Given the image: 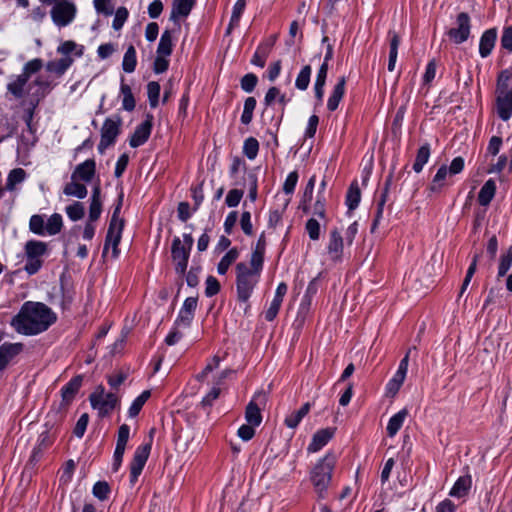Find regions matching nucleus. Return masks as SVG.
I'll return each instance as SVG.
<instances>
[{
    "instance_id": "09e8293b",
    "label": "nucleus",
    "mask_w": 512,
    "mask_h": 512,
    "mask_svg": "<svg viewBox=\"0 0 512 512\" xmlns=\"http://www.w3.org/2000/svg\"><path fill=\"white\" fill-rule=\"evenodd\" d=\"M29 229L32 233L44 236L46 234V225L42 215H33L29 221Z\"/></svg>"
},
{
    "instance_id": "7c9ffc66",
    "label": "nucleus",
    "mask_w": 512,
    "mask_h": 512,
    "mask_svg": "<svg viewBox=\"0 0 512 512\" xmlns=\"http://www.w3.org/2000/svg\"><path fill=\"white\" fill-rule=\"evenodd\" d=\"M84 46L77 44L72 40L64 41L57 47V53L63 55V57H81L84 54Z\"/></svg>"
},
{
    "instance_id": "e433bc0d",
    "label": "nucleus",
    "mask_w": 512,
    "mask_h": 512,
    "mask_svg": "<svg viewBox=\"0 0 512 512\" xmlns=\"http://www.w3.org/2000/svg\"><path fill=\"white\" fill-rule=\"evenodd\" d=\"M173 51V38L170 30H165L161 37L157 47V54L170 56Z\"/></svg>"
},
{
    "instance_id": "774afa93",
    "label": "nucleus",
    "mask_w": 512,
    "mask_h": 512,
    "mask_svg": "<svg viewBox=\"0 0 512 512\" xmlns=\"http://www.w3.org/2000/svg\"><path fill=\"white\" fill-rule=\"evenodd\" d=\"M128 15V10L125 7H119L115 12V17L112 23L113 28L115 30H120L127 20Z\"/></svg>"
},
{
    "instance_id": "13d9d810",
    "label": "nucleus",
    "mask_w": 512,
    "mask_h": 512,
    "mask_svg": "<svg viewBox=\"0 0 512 512\" xmlns=\"http://www.w3.org/2000/svg\"><path fill=\"white\" fill-rule=\"evenodd\" d=\"M194 314H192L189 311H185L182 308L180 309L175 321L174 326L175 327H183V328H189L192 324V321L194 319Z\"/></svg>"
},
{
    "instance_id": "603ef678",
    "label": "nucleus",
    "mask_w": 512,
    "mask_h": 512,
    "mask_svg": "<svg viewBox=\"0 0 512 512\" xmlns=\"http://www.w3.org/2000/svg\"><path fill=\"white\" fill-rule=\"evenodd\" d=\"M110 492L111 488L106 481H97L92 488L93 496L99 499L100 501L107 500Z\"/></svg>"
},
{
    "instance_id": "0eeeda50",
    "label": "nucleus",
    "mask_w": 512,
    "mask_h": 512,
    "mask_svg": "<svg viewBox=\"0 0 512 512\" xmlns=\"http://www.w3.org/2000/svg\"><path fill=\"white\" fill-rule=\"evenodd\" d=\"M43 68V61L40 58H34L28 61L22 69V73L15 76L7 84V91L11 93L16 99H21L25 96V88L28 84L30 77L38 73Z\"/></svg>"
},
{
    "instance_id": "c756f323",
    "label": "nucleus",
    "mask_w": 512,
    "mask_h": 512,
    "mask_svg": "<svg viewBox=\"0 0 512 512\" xmlns=\"http://www.w3.org/2000/svg\"><path fill=\"white\" fill-rule=\"evenodd\" d=\"M311 405L309 402L304 403L299 410L293 411L285 417L284 424L291 429H295L302 419L309 413Z\"/></svg>"
},
{
    "instance_id": "39448f33",
    "label": "nucleus",
    "mask_w": 512,
    "mask_h": 512,
    "mask_svg": "<svg viewBox=\"0 0 512 512\" xmlns=\"http://www.w3.org/2000/svg\"><path fill=\"white\" fill-rule=\"evenodd\" d=\"M235 271L237 300L242 303H247L261 275L248 270V266L245 262L237 263Z\"/></svg>"
},
{
    "instance_id": "37998d69",
    "label": "nucleus",
    "mask_w": 512,
    "mask_h": 512,
    "mask_svg": "<svg viewBox=\"0 0 512 512\" xmlns=\"http://www.w3.org/2000/svg\"><path fill=\"white\" fill-rule=\"evenodd\" d=\"M150 395V391L145 390L133 400L132 404L128 409L129 417H136L140 413L141 409L143 408L146 401L149 399Z\"/></svg>"
},
{
    "instance_id": "9d476101",
    "label": "nucleus",
    "mask_w": 512,
    "mask_h": 512,
    "mask_svg": "<svg viewBox=\"0 0 512 512\" xmlns=\"http://www.w3.org/2000/svg\"><path fill=\"white\" fill-rule=\"evenodd\" d=\"M77 7L71 0H62L52 5L50 16L53 23L59 27L70 25L76 18Z\"/></svg>"
},
{
    "instance_id": "0e129e2a",
    "label": "nucleus",
    "mask_w": 512,
    "mask_h": 512,
    "mask_svg": "<svg viewBox=\"0 0 512 512\" xmlns=\"http://www.w3.org/2000/svg\"><path fill=\"white\" fill-rule=\"evenodd\" d=\"M257 83L258 77L253 73L245 74L240 81L241 88L247 93L253 92Z\"/></svg>"
},
{
    "instance_id": "cd10ccee",
    "label": "nucleus",
    "mask_w": 512,
    "mask_h": 512,
    "mask_svg": "<svg viewBox=\"0 0 512 512\" xmlns=\"http://www.w3.org/2000/svg\"><path fill=\"white\" fill-rule=\"evenodd\" d=\"M407 416L408 410L403 408L389 419L386 427L387 435L389 437H394L398 433Z\"/></svg>"
},
{
    "instance_id": "473e14b6",
    "label": "nucleus",
    "mask_w": 512,
    "mask_h": 512,
    "mask_svg": "<svg viewBox=\"0 0 512 512\" xmlns=\"http://www.w3.org/2000/svg\"><path fill=\"white\" fill-rule=\"evenodd\" d=\"M120 94L122 96V108L125 111L131 112L135 109L136 101L132 93L131 87L124 83V78L121 80Z\"/></svg>"
},
{
    "instance_id": "f3484780",
    "label": "nucleus",
    "mask_w": 512,
    "mask_h": 512,
    "mask_svg": "<svg viewBox=\"0 0 512 512\" xmlns=\"http://www.w3.org/2000/svg\"><path fill=\"white\" fill-rule=\"evenodd\" d=\"M152 126L153 116L151 114H147L146 119L135 128L134 133L130 137L129 145L132 148H137L146 143L150 137Z\"/></svg>"
},
{
    "instance_id": "ea45409f",
    "label": "nucleus",
    "mask_w": 512,
    "mask_h": 512,
    "mask_svg": "<svg viewBox=\"0 0 512 512\" xmlns=\"http://www.w3.org/2000/svg\"><path fill=\"white\" fill-rule=\"evenodd\" d=\"M65 213L71 221H79L85 215V206L82 202L74 201L65 207Z\"/></svg>"
},
{
    "instance_id": "7ed1b4c3",
    "label": "nucleus",
    "mask_w": 512,
    "mask_h": 512,
    "mask_svg": "<svg viewBox=\"0 0 512 512\" xmlns=\"http://www.w3.org/2000/svg\"><path fill=\"white\" fill-rule=\"evenodd\" d=\"M123 196L124 194H118V200L114 207L105 237L103 256H105V254L108 252L110 246L112 247V256L114 258H117L120 254L119 244L122 238V232L125 224L124 219L119 218L123 204Z\"/></svg>"
},
{
    "instance_id": "423d86ee",
    "label": "nucleus",
    "mask_w": 512,
    "mask_h": 512,
    "mask_svg": "<svg viewBox=\"0 0 512 512\" xmlns=\"http://www.w3.org/2000/svg\"><path fill=\"white\" fill-rule=\"evenodd\" d=\"M26 263L25 272L32 276L37 274L43 266V257L49 253L48 244L40 240H28L24 246Z\"/></svg>"
},
{
    "instance_id": "72a5a7b5",
    "label": "nucleus",
    "mask_w": 512,
    "mask_h": 512,
    "mask_svg": "<svg viewBox=\"0 0 512 512\" xmlns=\"http://www.w3.org/2000/svg\"><path fill=\"white\" fill-rule=\"evenodd\" d=\"M276 99L282 105V113H281V117H282L284 114L285 106L289 100L286 98L285 94H282L280 92L279 88L273 86V87L269 88L268 91L266 92V95L264 97V104L267 107L271 106Z\"/></svg>"
},
{
    "instance_id": "3c124183",
    "label": "nucleus",
    "mask_w": 512,
    "mask_h": 512,
    "mask_svg": "<svg viewBox=\"0 0 512 512\" xmlns=\"http://www.w3.org/2000/svg\"><path fill=\"white\" fill-rule=\"evenodd\" d=\"M448 167L446 165H442L438 171L436 172L434 178H433V188L434 189H441L443 188L448 179L451 178Z\"/></svg>"
},
{
    "instance_id": "a18cd8bd",
    "label": "nucleus",
    "mask_w": 512,
    "mask_h": 512,
    "mask_svg": "<svg viewBox=\"0 0 512 512\" xmlns=\"http://www.w3.org/2000/svg\"><path fill=\"white\" fill-rule=\"evenodd\" d=\"M256 99L254 97L246 98L244 102L243 112L241 115V123L244 125H249L253 119V113L256 108Z\"/></svg>"
},
{
    "instance_id": "4c0bfd02",
    "label": "nucleus",
    "mask_w": 512,
    "mask_h": 512,
    "mask_svg": "<svg viewBox=\"0 0 512 512\" xmlns=\"http://www.w3.org/2000/svg\"><path fill=\"white\" fill-rule=\"evenodd\" d=\"M103 199L102 194H92L89 206V221L96 222L102 213Z\"/></svg>"
},
{
    "instance_id": "f03ea898",
    "label": "nucleus",
    "mask_w": 512,
    "mask_h": 512,
    "mask_svg": "<svg viewBox=\"0 0 512 512\" xmlns=\"http://www.w3.org/2000/svg\"><path fill=\"white\" fill-rule=\"evenodd\" d=\"M336 461V455L332 452H327L323 458L319 459L311 470L310 480L318 493L319 498H325L326 496Z\"/></svg>"
},
{
    "instance_id": "c03bdc74",
    "label": "nucleus",
    "mask_w": 512,
    "mask_h": 512,
    "mask_svg": "<svg viewBox=\"0 0 512 512\" xmlns=\"http://www.w3.org/2000/svg\"><path fill=\"white\" fill-rule=\"evenodd\" d=\"M46 225V234L53 236L58 234L63 227V219L62 216L59 213L52 214L47 222Z\"/></svg>"
},
{
    "instance_id": "69168bd1",
    "label": "nucleus",
    "mask_w": 512,
    "mask_h": 512,
    "mask_svg": "<svg viewBox=\"0 0 512 512\" xmlns=\"http://www.w3.org/2000/svg\"><path fill=\"white\" fill-rule=\"evenodd\" d=\"M89 422V415L87 413L82 414L76 422V425L73 429V434L82 438L85 434Z\"/></svg>"
},
{
    "instance_id": "aec40b11",
    "label": "nucleus",
    "mask_w": 512,
    "mask_h": 512,
    "mask_svg": "<svg viewBox=\"0 0 512 512\" xmlns=\"http://www.w3.org/2000/svg\"><path fill=\"white\" fill-rule=\"evenodd\" d=\"M287 290L288 286L285 282H280L278 284L274 298L271 301L269 308L265 311L266 321L272 322L277 317Z\"/></svg>"
},
{
    "instance_id": "49530a36",
    "label": "nucleus",
    "mask_w": 512,
    "mask_h": 512,
    "mask_svg": "<svg viewBox=\"0 0 512 512\" xmlns=\"http://www.w3.org/2000/svg\"><path fill=\"white\" fill-rule=\"evenodd\" d=\"M152 449V437L147 443L139 445L133 455V460L146 465Z\"/></svg>"
},
{
    "instance_id": "f704fd0d",
    "label": "nucleus",
    "mask_w": 512,
    "mask_h": 512,
    "mask_svg": "<svg viewBox=\"0 0 512 512\" xmlns=\"http://www.w3.org/2000/svg\"><path fill=\"white\" fill-rule=\"evenodd\" d=\"M26 178V172L22 168H15L10 171L5 184V190L14 191L17 189V185L22 183Z\"/></svg>"
},
{
    "instance_id": "2eb2a0df",
    "label": "nucleus",
    "mask_w": 512,
    "mask_h": 512,
    "mask_svg": "<svg viewBox=\"0 0 512 512\" xmlns=\"http://www.w3.org/2000/svg\"><path fill=\"white\" fill-rule=\"evenodd\" d=\"M267 401L266 394L256 392L245 408V420L248 424L258 427L262 422L261 405Z\"/></svg>"
},
{
    "instance_id": "f257e3e1",
    "label": "nucleus",
    "mask_w": 512,
    "mask_h": 512,
    "mask_svg": "<svg viewBox=\"0 0 512 512\" xmlns=\"http://www.w3.org/2000/svg\"><path fill=\"white\" fill-rule=\"evenodd\" d=\"M56 321L57 314L46 304L26 301L10 324L19 334L35 336L47 331Z\"/></svg>"
},
{
    "instance_id": "a211bd4d",
    "label": "nucleus",
    "mask_w": 512,
    "mask_h": 512,
    "mask_svg": "<svg viewBox=\"0 0 512 512\" xmlns=\"http://www.w3.org/2000/svg\"><path fill=\"white\" fill-rule=\"evenodd\" d=\"M275 42H276L275 35H271L270 37H268L267 39L262 41L258 45L254 55L251 58V64L258 66L260 68H263L266 64V60H267L268 56L270 55Z\"/></svg>"
},
{
    "instance_id": "ddd939ff",
    "label": "nucleus",
    "mask_w": 512,
    "mask_h": 512,
    "mask_svg": "<svg viewBox=\"0 0 512 512\" xmlns=\"http://www.w3.org/2000/svg\"><path fill=\"white\" fill-rule=\"evenodd\" d=\"M449 39L459 45L467 41L471 35V18L466 12H460L456 16L455 26L447 30Z\"/></svg>"
},
{
    "instance_id": "412c9836",
    "label": "nucleus",
    "mask_w": 512,
    "mask_h": 512,
    "mask_svg": "<svg viewBox=\"0 0 512 512\" xmlns=\"http://www.w3.org/2000/svg\"><path fill=\"white\" fill-rule=\"evenodd\" d=\"M22 343L5 342L0 345V372L23 350Z\"/></svg>"
},
{
    "instance_id": "e2e57ef3",
    "label": "nucleus",
    "mask_w": 512,
    "mask_h": 512,
    "mask_svg": "<svg viewBox=\"0 0 512 512\" xmlns=\"http://www.w3.org/2000/svg\"><path fill=\"white\" fill-rule=\"evenodd\" d=\"M205 295L206 297H213L221 290L220 282L214 276H208L205 281Z\"/></svg>"
},
{
    "instance_id": "b1692460",
    "label": "nucleus",
    "mask_w": 512,
    "mask_h": 512,
    "mask_svg": "<svg viewBox=\"0 0 512 512\" xmlns=\"http://www.w3.org/2000/svg\"><path fill=\"white\" fill-rule=\"evenodd\" d=\"M497 30L495 28L484 31L480 38L479 43V54L482 58L488 57L496 43Z\"/></svg>"
},
{
    "instance_id": "2f4dec72",
    "label": "nucleus",
    "mask_w": 512,
    "mask_h": 512,
    "mask_svg": "<svg viewBox=\"0 0 512 512\" xmlns=\"http://www.w3.org/2000/svg\"><path fill=\"white\" fill-rule=\"evenodd\" d=\"M240 255L237 247L229 249L226 254L221 258L217 265V272L219 275H225L232 263H234Z\"/></svg>"
},
{
    "instance_id": "9b49d317",
    "label": "nucleus",
    "mask_w": 512,
    "mask_h": 512,
    "mask_svg": "<svg viewBox=\"0 0 512 512\" xmlns=\"http://www.w3.org/2000/svg\"><path fill=\"white\" fill-rule=\"evenodd\" d=\"M105 389L102 385H99L95 392L90 394L89 401L93 409H97L99 415L105 417L114 410L118 404V398L113 393H107L103 398Z\"/></svg>"
},
{
    "instance_id": "8fccbe9b",
    "label": "nucleus",
    "mask_w": 512,
    "mask_h": 512,
    "mask_svg": "<svg viewBox=\"0 0 512 512\" xmlns=\"http://www.w3.org/2000/svg\"><path fill=\"white\" fill-rule=\"evenodd\" d=\"M259 152V142L254 137H249L244 141L243 154L250 160L256 158Z\"/></svg>"
},
{
    "instance_id": "5701e85b",
    "label": "nucleus",
    "mask_w": 512,
    "mask_h": 512,
    "mask_svg": "<svg viewBox=\"0 0 512 512\" xmlns=\"http://www.w3.org/2000/svg\"><path fill=\"white\" fill-rule=\"evenodd\" d=\"M33 84L38 87L36 93L34 94V97L36 98V103L34 106H36L41 99L45 98L46 95H48L57 85L52 77H44L42 75L37 76L33 81Z\"/></svg>"
},
{
    "instance_id": "c9c22d12",
    "label": "nucleus",
    "mask_w": 512,
    "mask_h": 512,
    "mask_svg": "<svg viewBox=\"0 0 512 512\" xmlns=\"http://www.w3.org/2000/svg\"><path fill=\"white\" fill-rule=\"evenodd\" d=\"M430 153V145L428 143H425L418 149L415 161L413 163V170L416 173H420L422 171L424 165L430 158Z\"/></svg>"
},
{
    "instance_id": "393cba45",
    "label": "nucleus",
    "mask_w": 512,
    "mask_h": 512,
    "mask_svg": "<svg viewBox=\"0 0 512 512\" xmlns=\"http://www.w3.org/2000/svg\"><path fill=\"white\" fill-rule=\"evenodd\" d=\"M73 62V57H62L60 59L48 61L45 65V69L47 72L54 74L56 77H61L66 73Z\"/></svg>"
},
{
    "instance_id": "79ce46f5",
    "label": "nucleus",
    "mask_w": 512,
    "mask_h": 512,
    "mask_svg": "<svg viewBox=\"0 0 512 512\" xmlns=\"http://www.w3.org/2000/svg\"><path fill=\"white\" fill-rule=\"evenodd\" d=\"M246 1L245 0H237L233 6L232 15L230 19V23L227 28V33H230L231 30L238 26L240 18L245 10Z\"/></svg>"
},
{
    "instance_id": "864d4df0",
    "label": "nucleus",
    "mask_w": 512,
    "mask_h": 512,
    "mask_svg": "<svg viewBox=\"0 0 512 512\" xmlns=\"http://www.w3.org/2000/svg\"><path fill=\"white\" fill-rule=\"evenodd\" d=\"M160 89V84L156 81H151L147 84V95L151 108H156L158 106Z\"/></svg>"
},
{
    "instance_id": "20e7f679",
    "label": "nucleus",
    "mask_w": 512,
    "mask_h": 512,
    "mask_svg": "<svg viewBox=\"0 0 512 512\" xmlns=\"http://www.w3.org/2000/svg\"><path fill=\"white\" fill-rule=\"evenodd\" d=\"M510 72L503 70L499 73L496 87V110L499 118L508 121L512 116V84Z\"/></svg>"
},
{
    "instance_id": "6e6d98bb",
    "label": "nucleus",
    "mask_w": 512,
    "mask_h": 512,
    "mask_svg": "<svg viewBox=\"0 0 512 512\" xmlns=\"http://www.w3.org/2000/svg\"><path fill=\"white\" fill-rule=\"evenodd\" d=\"M126 444H122L121 442H116V447L113 454V462H112V472L116 473L119 471L122 462L123 456L125 453Z\"/></svg>"
},
{
    "instance_id": "5fc2aeb1",
    "label": "nucleus",
    "mask_w": 512,
    "mask_h": 512,
    "mask_svg": "<svg viewBox=\"0 0 512 512\" xmlns=\"http://www.w3.org/2000/svg\"><path fill=\"white\" fill-rule=\"evenodd\" d=\"M512 265V247L508 249V251L500 257L499 266H498V278H501L507 274L510 267Z\"/></svg>"
},
{
    "instance_id": "a878e982",
    "label": "nucleus",
    "mask_w": 512,
    "mask_h": 512,
    "mask_svg": "<svg viewBox=\"0 0 512 512\" xmlns=\"http://www.w3.org/2000/svg\"><path fill=\"white\" fill-rule=\"evenodd\" d=\"M472 486V477L469 474L460 476L453 487L451 488L449 495L456 498H463L468 495Z\"/></svg>"
},
{
    "instance_id": "4d7b16f0",
    "label": "nucleus",
    "mask_w": 512,
    "mask_h": 512,
    "mask_svg": "<svg viewBox=\"0 0 512 512\" xmlns=\"http://www.w3.org/2000/svg\"><path fill=\"white\" fill-rule=\"evenodd\" d=\"M126 444H122L121 442H116V447L113 454V462H112V472L116 473L119 471L122 462L123 456L125 453Z\"/></svg>"
},
{
    "instance_id": "c85d7f7f",
    "label": "nucleus",
    "mask_w": 512,
    "mask_h": 512,
    "mask_svg": "<svg viewBox=\"0 0 512 512\" xmlns=\"http://www.w3.org/2000/svg\"><path fill=\"white\" fill-rule=\"evenodd\" d=\"M194 4L195 0H174L171 11V19L176 20L178 17H187L190 14Z\"/></svg>"
},
{
    "instance_id": "6ab92c4d",
    "label": "nucleus",
    "mask_w": 512,
    "mask_h": 512,
    "mask_svg": "<svg viewBox=\"0 0 512 512\" xmlns=\"http://www.w3.org/2000/svg\"><path fill=\"white\" fill-rule=\"evenodd\" d=\"M336 428L327 427L316 431L307 447L309 453H316L321 450L333 438Z\"/></svg>"
},
{
    "instance_id": "052dcab7",
    "label": "nucleus",
    "mask_w": 512,
    "mask_h": 512,
    "mask_svg": "<svg viewBox=\"0 0 512 512\" xmlns=\"http://www.w3.org/2000/svg\"><path fill=\"white\" fill-rule=\"evenodd\" d=\"M389 38V58L397 59L398 48L401 42L400 36L393 30H389L388 32Z\"/></svg>"
},
{
    "instance_id": "a19ab883",
    "label": "nucleus",
    "mask_w": 512,
    "mask_h": 512,
    "mask_svg": "<svg viewBox=\"0 0 512 512\" xmlns=\"http://www.w3.org/2000/svg\"><path fill=\"white\" fill-rule=\"evenodd\" d=\"M243 179L244 184L239 188L231 189L229 192H244V190H247L248 192H256L257 191V178L256 176L247 171H243Z\"/></svg>"
},
{
    "instance_id": "1a4fd4ad",
    "label": "nucleus",
    "mask_w": 512,
    "mask_h": 512,
    "mask_svg": "<svg viewBox=\"0 0 512 512\" xmlns=\"http://www.w3.org/2000/svg\"><path fill=\"white\" fill-rule=\"evenodd\" d=\"M122 118L119 115L108 117L103 122L100 130L99 153L103 154L109 147L113 146L121 133Z\"/></svg>"
},
{
    "instance_id": "4468645a",
    "label": "nucleus",
    "mask_w": 512,
    "mask_h": 512,
    "mask_svg": "<svg viewBox=\"0 0 512 512\" xmlns=\"http://www.w3.org/2000/svg\"><path fill=\"white\" fill-rule=\"evenodd\" d=\"M191 250L182 245L180 237L175 236L171 243V259L174 263V269L180 277L185 276Z\"/></svg>"
},
{
    "instance_id": "6e6552de",
    "label": "nucleus",
    "mask_w": 512,
    "mask_h": 512,
    "mask_svg": "<svg viewBox=\"0 0 512 512\" xmlns=\"http://www.w3.org/2000/svg\"><path fill=\"white\" fill-rule=\"evenodd\" d=\"M95 172L96 163L94 159H87L83 163L78 164L71 175L74 190L71 191L70 187L67 186L64 192H87L84 183H90L94 179Z\"/></svg>"
},
{
    "instance_id": "f8f14e48",
    "label": "nucleus",
    "mask_w": 512,
    "mask_h": 512,
    "mask_svg": "<svg viewBox=\"0 0 512 512\" xmlns=\"http://www.w3.org/2000/svg\"><path fill=\"white\" fill-rule=\"evenodd\" d=\"M44 427L45 430L39 434L37 443L34 446L28 461V463L33 466L41 461L45 451L54 444L57 437L56 431H51L53 425L49 426L48 423H45Z\"/></svg>"
},
{
    "instance_id": "de8ad7c7",
    "label": "nucleus",
    "mask_w": 512,
    "mask_h": 512,
    "mask_svg": "<svg viewBox=\"0 0 512 512\" xmlns=\"http://www.w3.org/2000/svg\"><path fill=\"white\" fill-rule=\"evenodd\" d=\"M312 73V68L310 65H305L299 72L296 81L295 87L299 90H306L310 83V77Z\"/></svg>"
},
{
    "instance_id": "4be33fe9",
    "label": "nucleus",
    "mask_w": 512,
    "mask_h": 512,
    "mask_svg": "<svg viewBox=\"0 0 512 512\" xmlns=\"http://www.w3.org/2000/svg\"><path fill=\"white\" fill-rule=\"evenodd\" d=\"M344 240L342 235L337 229H333L330 232V239L328 243V253L333 261H339L343 254Z\"/></svg>"
},
{
    "instance_id": "58836bf2",
    "label": "nucleus",
    "mask_w": 512,
    "mask_h": 512,
    "mask_svg": "<svg viewBox=\"0 0 512 512\" xmlns=\"http://www.w3.org/2000/svg\"><path fill=\"white\" fill-rule=\"evenodd\" d=\"M137 65L136 50L133 45H130L123 57L122 68L126 73L135 71Z\"/></svg>"
},
{
    "instance_id": "680f3d73",
    "label": "nucleus",
    "mask_w": 512,
    "mask_h": 512,
    "mask_svg": "<svg viewBox=\"0 0 512 512\" xmlns=\"http://www.w3.org/2000/svg\"><path fill=\"white\" fill-rule=\"evenodd\" d=\"M94 8L98 14L110 16L114 12V6L112 0H94Z\"/></svg>"
},
{
    "instance_id": "dca6fc26",
    "label": "nucleus",
    "mask_w": 512,
    "mask_h": 512,
    "mask_svg": "<svg viewBox=\"0 0 512 512\" xmlns=\"http://www.w3.org/2000/svg\"><path fill=\"white\" fill-rule=\"evenodd\" d=\"M83 383V375L79 374L72 377L62 388H61V409H67L74 401L77 393L79 392Z\"/></svg>"
},
{
    "instance_id": "bf43d9fd",
    "label": "nucleus",
    "mask_w": 512,
    "mask_h": 512,
    "mask_svg": "<svg viewBox=\"0 0 512 512\" xmlns=\"http://www.w3.org/2000/svg\"><path fill=\"white\" fill-rule=\"evenodd\" d=\"M264 258L265 255L260 254L259 252L252 251L250 258V267H248V270L261 275L264 266Z\"/></svg>"
},
{
    "instance_id": "338daca9",
    "label": "nucleus",
    "mask_w": 512,
    "mask_h": 512,
    "mask_svg": "<svg viewBox=\"0 0 512 512\" xmlns=\"http://www.w3.org/2000/svg\"><path fill=\"white\" fill-rule=\"evenodd\" d=\"M305 229L310 237L311 240H318L320 237V224L319 222L314 219L310 218L307 220Z\"/></svg>"
},
{
    "instance_id": "bb28decb",
    "label": "nucleus",
    "mask_w": 512,
    "mask_h": 512,
    "mask_svg": "<svg viewBox=\"0 0 512 512\" xmlns=\"http://www.w3.org/2000/svg\"><path fill=\"white\" fill-rule=\"evenodd\" d=\"M345 84V77L343 76L339 78L337 84L334 86L333 91L327 101V109L329 111H335L338 108L339 103L345 94Z\"/></svg>"
}]
</instances>
